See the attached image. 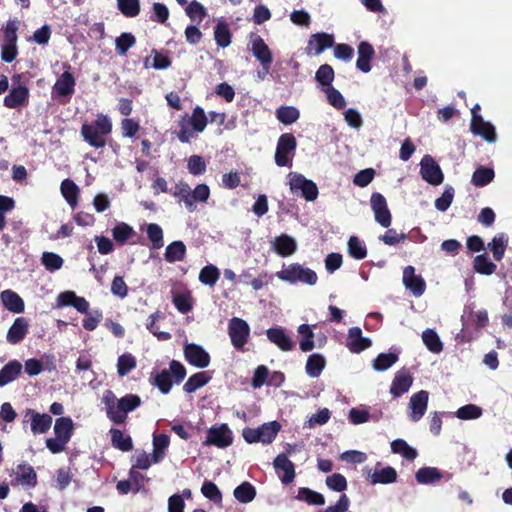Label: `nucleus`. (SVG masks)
Here are the masks:
<instances>
[{"label":"nucleus","instance_id":"nucleus-33","mask_svg":"<svg viewBox=\"0 0 512 512\" xmlns=\"http://www.w3.org/2000/svg\"><path fill=\"white\" fill-rule=\"evenodd\" d=\"M325 366L326 360L324 356L314 353L308 357L305 370L310 377L316 378L322 373Z\"/></svg>","mask_w":512,"mask_h":512},{"label":"nucleus","instance_id":"nucleus-30","mask_svg":"<svg viewBox=\"0 0 512 512\" xmlns=\"http://www.w3.org/2000/svg\"><path fill=\"white\" fill-rule=\"evenodd\" d=\"M272 246L275 252L282 257L290 256L297 250V243L295 239L287 234H282L276 237L272 242Z\"/></svg>","mask_w":512,"mask_h":512},{"label":"nucleus","instance_id":"nucleus-39","mask_svg":"<svg viewBox=\"0 0 512 512\" xmlns=\"http://www.w3.org/2000/svg\"><path fill=\"white\" fill-rule=\"evenodd\" d=\"M416 480L420 484H431L441 480V472L434 467H424L417 471Z\"/></svg>","mask_w":512,"mask_h":512},{"label":"nucleus","instance_id":"nucleus-59","mask_svg":"<svg viewBox=\"0 0 512 512\" xmlns=\"http://www.w3.org/2000/svg\"><path fill=\"white\" fill-rule=\"evenodd\" d=\"M136 42L135 37L131 33H122L116 38V51L119 55H125L127 51L134 46Z\"/></svg>","mask_w":512,"mask_h":512},{"label":"nucleus","instance_id":"nucleus-57","mask_svg":"<svg viewBox=\"0 0 512 512\" xmlns=\"http://www.w3.org/2000/svg\"><path fill=\"white\" fill-rule=\"evenodd\" d=\"M136 367V359L131 354H123L118 358L117 361V372L119 376L123 377L127 375Z\"/></svg>","mask_w":512,"mask_h":512},{"label":"nucleus","instance_id":"nucleus-52","mask_svg":"<svg viewBox=\"0 0 512 512\" xmlns=\"http://www.w3.org/2000/svg\"><path fill=\"white\" fill-rule=\"evenodd\" d=\"M348 251L351 257L361 260L367 255V249L364 243L356 236H351L348 240Z\"/></svg>","mask_w":512,"mask_h":512},{"label":"nucleus","instance_id":"nucleus-55","mask_svg":"<svg viewBox=\"0 0 512 512\" xmlns=\"http://www.w3.org/2000/svg\"><path fill=\"white\" fill-rule=\"evenodd\" d=\"M187 16L194 22L200 23L206 16V9L196 0L191 1L185 8Z\"/></svg>","mask_w":512,"mask_h":512},{"label":"nucleus","instance_id":"nucleus-12","mask_svg":"<svg viewBox=\"0 0 512 512\" xmlns=\"http://www.w3.org/2000/svg\"><path fill=\"white\" fill-rule=\"evenodd\" d=\"M370 203L376 222L381 226L388 228L391 225L392 216L384 196L380 193H373Z\"/></svg>","mask_w":512,"mask_h":512},{"label":"nucleus","instance_id":"nucleus-41","mask_svg":"<svg viewBox=\"0 0 512 512\" xmlns=\"http://www.w3.org/2000/svg\"><path fill=\"white\" fill-rule=\"evenodd\" d=\"M299 116V110L293 106H282L276 111L277 119L286 126L295 123Z\"/></svg>","mask_w":512,"mask_h":512},{"label":"nucleus","instance_id":"nucleus-61","mask_svg":"<svg viewBox=\"0 0 512 512\" xmlns=\"http://www.w3.org/2000/svg\"><path fill=\"white\" fill-rule=\"evenodd\" d=\"M325 93L328 103L336 109H342L346 105V101L343 95L333 86L323 90Z\"/></svg>","mask_w":512,"mask_h":512},{"label":"nucleus","instance_id":"nucleus-17","mask_svg":"<svg viewBox=\"0 0 512 512\" xmlns=\"http://www.w3.org/2000/svg\"><path fill=\"white\" fill-rule=\"evenodd\" d=\"M185 359L192 365L205 368L210 364L209 354L199 345L186 344L184 347Z\"/></svg>","mask_w":512,"mask_h":512},{"label":"nucleus","instance_id":"nucleus-43","mask_svg":"<svg viewBox=\"0 0 512 512\" xmlns=\"http://www.w3.org/2000/svg\"><path fill=\"white\" fill-rule=\"evenodd\" d=\"M256 496V490L249 482H243L234 490V497L241 503H249Z\"/></svg>","mask_w":512,"mask_h":512},{"label":"nucleus","instance_id":"nucleus-16","mask_svg":"<svg viewBox=\"0 0 512 512\" xmlns=\"http://www.w3.org/2000/svg\"><path fill=\"white\" fill-rule=\"evenodd\" d=\"M428 399L429 394L425 390H421L411 396L408 407L410 410L409 417L413 422L419 421L424 416L428 406Z\"/></svg>","mask_w":512,"mask_h":512},{"label":"nucleus","instance_id":"nucleus-13","mask_svg":"<svg viewBox=\"0 0 512 512\" xmlns=\"http://www.w3.org/2000/svg\"><path fill=\"white\" fill-rule=\"evenodd\" d=\"M251 52L260 62L262 68L271 67L273 56L270 48L259 35H252L250 38Z\"/></svg>","mask_w":512,"mask_h":512},{"label":"nucleus","instance_id":"nucleus-58","mask_svg":"<svg viewBox=\"0 0 512 512\" xmlns=\"http://www.w3.org/2000/svg\"><path fill=\"white\" fill-rule=\"evenodd\" d=\"M118 9L126 17H135L140 12L139 0H117Z\"/></svg>","mask_w":512,"mask_h":512},{"label":"nucleus","instance_id":"nucleus-56","mask_svg":"<svg viewBox=\"0 0 512 512\" xmlns=\"http://www.w3.org/2000/svg\"><path fill=\"white\" fill-rule=\"evenodd\" d=\"M220 272L214 265L205 266L199 274V280L201 283L213 286L219 279Z\"/></svg>","mask_w":512,"mask_h":512},{"label":"nucleus","instance_id":"nucleus-46","mask_svg":"<svg viewBox=\"0 0 512 512\" xmlns=\"http://www.w3.org/2000/svg\"><path fill=\"white\" fill-rule=\"evenodd\" d=\"M210 377L206 372H199L189 377L183 386L184 391L187 393L195 392L197 389L203 387L208 383Z\"/></svg>","mask_w":512,"mask_h":512},{"label":"nucleus","instance_id":"nucleus-20","mask_svg":"<svg viewBox=\"0 0 512 512\" xmlns=\"http://www.w3.org/2000/svg\"><path fill=\"white\" fill-rule=\"evenodd\" d=\"M57 306H72L80 313H87L89 309V302L80 296H77L73 291H65L60 293L56 299Z\"/></svg>","mask_w":512,"mask_h":512},{"label":"nucleus","instance_id":"nucleus-27","mask_svg":"<svg viewBox=\"0 0 512 512\" xmlns=\"http://www.w3.org/2000/svg\"><path fill=\"white\" fill-rule=\"evenodd\" d=\"M357 53H358V58L356 61V67L364 73L370 72L371 71L370 61L372 60V58L374 57V54H375L372 45L366 41L360 42L358 45Z\"/></svg>","mask_w":512,"mask_h":512},{"label":"nucleus","instance_id":"nucleus-6","mask_svg":"<svg viewBox=\"0 0 512 512\" xmlns=\"http://www.w3.org/2000/svg\"><path fill=\"white\" fill-rule=\"evenodd\" d=\"M288 184L293 194L302 196L307 201H314L318 196L317 185L300 173L290 172L288 174Z\"/></svg>","mask_w":512,"mask_h":512},{"label":"nucleus","instance_id":"nucleus-7","mask_svg":"<svg viewBox=\"0 0 512 512\" xmlns=\"http://www.w3.org/2000/svg\"><path fill=\"white\" fill-rule=\"evenodd\" d=\"M12 487H22L23 489H32L37 485V473L34 468L26 462H22L13 467L9 472Z\"/></svg>","mask_w":512,"mask_h":512},{"label":"nucleus","instance_id":"nucleus-37","mask_svg":"<svg viewBox=\"0 0 512 512\" xmlns=\"http://www.w3.org/2000/svg\"><path fill=\"white\" fill-rule=\"evenodd\" d=\"M186 254V246L182 241H174L169 244L165 251V260L169 263L182 261Z\"/></svg>","mask_w":512,"mask_h":512},{"label":"nucleus","instance_id":"nucleus-62","mask_svg":"<svg viewBox=\"0 0 512 512\" xmlns=\"http://www.w3.org/2000/svg\"><path fill=\"white\" fill-rule=\"evenodd\" d=\"M187 169L194 176L202 175L206 171V163L201 156L192 155L188 158Z\"/></svg>","mask_w":512,"mask_h":512},{"label":"nucleus","instance_id":"nucleus-24","mask_svg":"<svg viewBox=\"0 0 512 512\" xmlns=\"http://www.w3.org/2000/svg\"><path fill=\"white\" fill-rule=\"evenodd\" d=\"M412 383L413 377L411 374L407 370H400L394 376L390 387V393L394 397H399L409 391Z\"/></svg>","mask_w":512,"mask_h":512},{"label":"nucleus","instance_id":"nucleus-4","mask_svg":"<svg viewBox=\"0 0 512 512\" xmlns=\"http://www.w3.org/2000/svg\"><path fill=\"white\" fill-rule=\"evenodd\" d=\"M277 278L289 283L301 282L307 285L316 284L318 277L315 271L310 268L304 267L299 263H292L276 273Z\"/></svg>","mask_w":512,"mask_h":512},{"label":"nucleus","instance_id":"nucleus-8","mask_svg":"<svg viewBox=\"0 0 512 512\" xmlns=\"http://www.w3.org/2000/svg\"><path fill=\"white\" fill-rule=\"evenodd\" d=\"M64 72L57 78L52 87V97L55 99L70 98L75 91L76 81L70 72L71 66L63 63Z\"/></svg>","mask_w":512,"mask_h":512},{"label":"nucleus","instance_id":"nucleus-28","mask_svg":"<svg viewBox=\"0 0 512 512\" xmlns=\"http://www.w3.org/2000/svg\"><path fill=\"white\" fill-rule=\"evenodd\" d=\"M29 323L26 318L18 317L7 332V341L10 344L20 343L28 333Z\"/></svg>","mask_w":512,"mask_h":512},{"label":"nucleus","instance_id":"nucleus-5","mask_svg":"<svg viewBox=\"0 0 512 512\" xmlns=\"http://www.w3.org/2000/svg\"><path fill=\"white\" fill-rule=\"evenodd\" d=\"M280 428L281 425L277 421H272L264 423L258 428H245L242 431V436L248 443L270 444L277 436Z\"/></svg>","mask_w":512,"mask_h":512},{"label":"nucleus","instance_id":"nucleus-44","mask_svg":"<svg viewBox=\"0 0 512 512\" xmlns=\"http://www.w3.org/2000/svg\"><path fill=\"white\" fill-rule=\"evenodd\" d=\"M169 445V437L165 434L155 435L153 438V462L161 461L165 455V450Z\"/></svg>","mask_w":512,"mask_h":512},{"label":"nucleus","instance_id":"nucleus-47","mask_svg":"<svg viewBox=\"0 0 512 512\" xmlns=\"http://www.w3.org/2000/svg\"><path fill=\"white\" fill-rule=\"evenodd\" d=\"M110 434L112 445L115 448H118L122 451H130L132 449L133 444L130 436L124 435L122 431L118 429H111Z\"/></svg>","mask_w":512,"mask_h":512},{"label":"nucleus","instance_id":"nucleus-48","mask_svg":"<svg viewBox=\"0 0 512 512\" xmlns=\"http://www.w3.org/2000/svg\"><path fill=\"white\" fill-rule=\"evenodd\" d=\"M163 318V314L159 311L151 314L148 318L146 328L158 338V340L166 341L171 338V334L168 332L160 331L159 327L156 325V322Z\"/></svg>","mask_w":512,"mask_h":512},{"label":"nucleus","instance_id":"nucleus-32","mask_svg":"<svg viewBox=\"0 0 512 512\" xmlns=\"http://www.w3.org/2000/svg\"><path fill=\"white\" fill-rule=\"evenodd\" d=\"M508 245V237L504 233L497 234L490 243L488 249L492 252L496 261H501L504 257Z\"/></svg>","mask_w":512,"mask_h":512},{"label":"nucleus","instance_id":"nucleus-64","mask_svg":"<svg viewBox=\"0 0 512 512\" xmlns=\"http://www.w3.org/2000/svg\"><path fill=\"white\" fill-rule=\"evenodd\" d=\"M326 485L333 491L342 492L347 488V481L342 474L334 473L326 478Z\"/></svg>","mask_w":512,"mask_h":512},{"label":"nucleus","instance_id":"nucleus-22","mask_svg":"<svg viewBox=\"0 0 512 512\" xmlns=\"http://www.w3.org/2000/svg\"><path fill=\"white\" fill-rule=\"evenodd\" d=\"M274 468L281 479V481L285 484L291 483L295 477V469L293 463L287 458L284 454H279L274 462Z\"/></svg>","mask_w":512,"mask_h":512},{"label":"nucleus","instance_id":"nucleus-29","mask_svg":"<svg viewBox=\"0 0 512 512\" xmlns=\"http://www.w3.org/2000/svg\"><path fill=\"white\" fill-rule=\"evenodd\" d=\"M0 299L3 306L12 313L19 314L25 309L23 299L16 292L10 289L2 291Z\"/></svg>","mask_w":512,"mask_h":512},{"label":"nucleus","instance_id":"nucleus-19","mask_svg":"<svg viewBox=\"0 0 512 512\" xmlns=\"http://www.w3.org/2000/svg\"><path fill=\"white\" fill-rule=\"evenodd\" d=\"M403 284L416 297L421 296L426 288L425 281L421 276L415 274L413 266L405 267L403 271Z\"/></svg>","mask_w":512,"mask_h":512},{"label":"nucleus","instance_id":"nucleus-15","mask_svg":"<svg viewBox=\"0 0 512 512\" xmlns=\"http://www.w3.org/2000/svg\"><path fill=\"white\" fill-rule=\"evenodd\" d=\"M334 43V36L332 34H312L307 43L306 54L309 56L320 55L325 49L333 47Z\"/></svg>","mask_w":512,"mask_h":512},{"label":"nucleus","instance_id":"nucleus-51","mask_svg":"<svg viewBox=\"0 0 512 512\" xmlns=\"http://www.w3.org/2000/svg\"><path fill=\"white\" fill-rule=\"evenodd\" d=\"M41 263L49 272H55L62 268L64 260L53 252H44L41 256Z\"/></svg>","mask_w":512,"mask_h":512},{"label":"nucleus","instance_id":"nucleus-21","mask_svg":"<svg viewBox=\"0 0 512 512\" xmlns=\"http://www.w3.org/2000/svg\"><path fill=\"white\" fill-rule=\"evenodd\" d=\"M371 340L363 337L358 327L350 328L348 331L346 346L352 353H360L371 346Z\"/></svg>","mask_w":512,"mask_h":512},{"label":"nucleus","instance_id":"nucleus-35","mask_svg":"<svg viewBox=\"0 0 512 512\" xmlns=\"http://www.w3.org/2000/svg\"><path fill=\"white\" fill-rule=\"evenodd\" d=\"M73 431V421L69 417H60L54 425L55 436L69 442Z\"/></svg>","mask_w":512,"mask_h":512},{"label":"nucleus","instance_id":"nucleus-36","mask_svg":"<svg viewBox=\"0 0 512 512\" xmlns=\"http://www.w3.org/2000/svg\"><path fill=\"white\" fill-rule=\"evenodd\" d=\"M61 193L71 208L74 209L78 203V186L72 180L65 179L61 183Z\"/></svg>","mask_w":512,"mask_h":512},{"label":"nucleus","instance_id":"nucleus-50","mask_svg":"<svg viewBox=\"0 0 512 512\" xmlns=\"http://www.w3.org/2000/svg\"><path fill=\"white\" fill-rule=\"evenodd\" d=\"M134 233V229L124 222L118 223L112 229L113 239L121 245L124 244L129 238H131Z\"/></svg>","mask_w":512,"mask_h":512},{"label":"nucleus","instance_id":"nucleus-3","mask_svg":"<svg viewBox=\"0 0 512 512\" xmlns=\"http://www.w3.org/2000/svg\"><path fill=\"white\" fill-rule=\"evenodd\" d=\"M186 376V369L182 363L172 360L169 369L152 374V383L163 393L170 392L173 382L180 383Z\"/></svg>","mask_w":512,"mask_h":512},{"label":"nucleus","instance_id":"nucleus-2","mask_svg":"<svg viewBox=\"0 0 512 512\" xmlns=\"http://www.w3.org/2000/svg\"><path fill=\"white\" fill-rule=\"evenodd\" d=\"M174 197L183 202L189 212L196 210V203H206L210 197V188L206 184H198L191 190L189 184L179 181L171 190Z\"/></svg>","mask_w":512,"mask_h":512},{"label":"nucleus","instance_id":"nucleus-9","mask_svg":"<svg viewBox=\"0 0 512 512\" xmlns=\"http://www.w3.org/2000/svg\"><path fill=\"white\" fill-rule=\"evenodd\" d=\"M296 145V139L291 133L283 134L279 138L275 153V162L278 166H291Z\"/></svg>","mask_w":512,"mask_h":512},{"label":"nucleus","instance_id":"nucleus-31","mask_svg":"<svg viewBox=\"0 0 512 512\" xmlns=\"http://www.w3.org/2000/svg\"><path fill=\"white\" fill-rule=\"evenodd\" d=\"M22 364L17 360L8 362L0 370V387L15 380L22 371Z\"/></svg>","mask_w":512,"mask_h":512},{"label":"nucleus","instance_id":"nucleus-45","mask_svg":"<svg viewBox=\"0 0 512 512\" xmlns=\"http://www.w3.org/2000/svg\"><path fill=\"white\" fill-rule=\"evenodd\" d=\"M422 340L425 346L433 353H440L443 349V344L437 335V333L432 329H426L422 333Z\"/></svg>","mask_w":512,"mask_h":512},{"label":"nucleus","instance_id":"nucleus-38","mask_svg":"<svg viewBox=\"0 0 512 512\" xmlns=\"http://www.w3.org/2000/svg\"><path fill=\"white\" fill-rule=\"evenodd\" d=\"M298 333L300 335L299 347L303 352H309L314 349V333L311 327L307 324H302L298 327Z\"/></svg>","mask_w":512,"mask_h":512},{"label":"nucleus","instance_id":"nucleus-54","mask_svg":"<svg viewBox=\"0 0 512 512\" xmlns=\"http://www.w3.org/2000/svg\"><path fill=\"white\" fill-rule=\"evenodd\" d=\"M397 360L398 356L394 353H382L373 361L372 366L376 371H385L396 363Z\"/></svg>","mask_w":512,"mask_h":512},{"label":"nucleus","instance_id":"nucleus-60","mask_svg":"<svg viewBox=\"0 0 512 512\" xmlns=\"http://www.w3.org/2000/svg\"><path fill=\"white\" fill-rule=\"evenodd\" d=\"M202 494L208 498L209 500L213 501L216 504L221 503L222 501V493L218 489L215 483L211 481H205L201 487Z\"/></svg>","mask_w":512,"mask_h":512},{"label":"nucleus","instance_id":"nucleus-34","mask_svg":"<svg viewBox=\"0 0 512 512\" xmlns=\"http://www.w3.org/2000/svg\"><path fill=\"white\" fill-rule=\"evenodd\" d=\"M334 70L329 64L321 65L315 73V79L321 91L332 86L334 80Z\"/></svg>","mask_w":512,"mask_h":512},{"label":"nucleus","instance_id":"nucleus-18","mask_svg":"<svg viewBox=\"0 0 512 512\" xmlns=\"http://www.w3.org/2000/svg\"><path fill=\"white\" fill-rule=\"evenodd\" d=\"M379 466L377 464L374 469H367V480L371 484H390L397 480V472L393 467L380 468Z\"/></svg>","mask_w":512,"mask_h":512},{"label":"nucleus","instance_id":"nucleus-10","mask_svg":"<svg viewBox=\"0 0 512 512\" xmlns=\"http://www.w3.org/2000/svg\"><path fill=\"white\" fill-rule=\"evenodd\" d=\"M228 334L232 345L236 349L242 350L244 345L248 342L250 327L245 320L233 317L228 324Z\"/></svg>","mask_w":512,"mask_h":512},{"label":"nucleus","instance_id":"nucleus-49","mask_svg":"<svg viewBox=\"0 0 512 512\" xmlns=\"http://www.w3.org/2000/svg\"><path fill=\"white\" fill-rule=\"evenodd\" d=\"M391 450L393 453L401 454L407 460H414L417 457V451L402 439L394 440L391 443Z\"/></svg>","mask_w":512,"mask_h":512},{"label":"nucleus","instance_id":"nucleus-11","mask_svg":"<svg viewBox=\"0 0 512 512\" xmlns=\"http://www.w3.org/2000/svg\"><path fill=\"white\" fill-rule=\"evenodd\" d=\"M233 442V433L227 424L213 425L207 433L206 440L203 442L206 446H216L226 448Z\"/></svg>","mask_w":512,"mask_h":512},{"label":"nucleus","instance_id":"nucleus-63","mask_svg":"<svg viewBox=\"0 0 512 512\" xmlns=\"http://www.w3.org/2000/svg\"><path fill=\"white\" fill-rule=\"evenodd\" d=\"M147 236L154 248L159 249L163 246V231L158 224L151 223L147 226Z\"/></svg>","mask_w":512,"mask_h":512},{"label":"nucleus","instance_id":"nucleus-26","mask_svg":"<svg viewBox=\"0 0 512 512\" xmlns=\"http://www.w3.org/2000/svg\"><path fill=\"white\" fill-rule=\"evenodd\" d=\"M266 335L282 351H291L295 346L292 338L282 328H270Z\"/></svg>","mask_w":512,"mask_h":512},{"label":"nucleus","instance_id":"nucleus-42","mask_svg":"<svg viewBox=\"0 0 512 512\" xmlns=\"http://www.w3.org/2000/svg\"><path fill=\"white\" fill-rule=\"evenodd\" d=\"M214 39L218 46L225 48L231 43V33L227 23L219 21L214 28Z\"/></svg>","mask_w":512,"mask_h":512},{"label":"nucleus","instance_id":"nucleus-14","mask_svg":"<svg viewBox=\"0 0 512 512\" xmlns=\"http://www.w3.org/2000/svg\"><path fill=\"white\" fill-rule=\"evenodd\" d=\"M420 165V172L425 181L432 185H440L443 182L444 176L441 168L431 156H424Z\"/></svg>","mask_w":512,"mask_h":512},{"label":"nucleus","instance_id":"nucleus-23","mask_svg":"<svg viewBox=\"0 0 512 512\" xmlns=\"http://www.w3.org/2000/svg\"><path fill=\"white\" fill-rule=\"evenodd\" d=\"M25 417H29L31 422V431L34 434L46 433L52 425V417L48 414H40L32 409L26 411Z\"/></svg>","mask_w":512,"mask_h":512},{"label":"nucleus","instance_id":"nucleus-53","mask_svg":"<svg viewBox=\"0 0 512 512\" xmlns=\"http://www.w3.org/2000/svg\"><path fill=\"white\" fill-rule=\"evenodd\" d=\"M297 498L312 505H324L325 499L322 494L309 488H301L298 491Z\"/></svg>","mask_w":512,"mask_h":512},{"label":"nucleus","instance_id":"nucleus-1","mask_svg":"<svg viewBox=\"0 0 512 512\" xmlns=\"http://www.w3.org/2000/svg\"><path fill=\"white\" fill-rule=\"evenodd\" d=\"M102 401L106 406L108 418L116 424L123 423L127 413L135 410L141 404V399L137 395L128 394L120 399H116L111 390L104 392Z\"/></svg>","mask_w":512,"mask_h":512},{"label":"nucleus","instance_id":"nucleus-40","mask_svg":"<svg viewBox=\"0 0 512 512\" xmlns=\"http://www.w3.org/2000/svg\"><path fill=\"white\" fill-rule=\"evenodd\" d=\"M110 130H81L85 141L91 146L99 148L105 145L106 136Z\"/></svg>","mask_w":512,"mask_h":512},{"label":"nucleus","instance_id":"nucleus-25","mask_svg":"<svg viewBox=\"0 0 512 512\" xmlns=\"http://www.w3.org/2000/svg\"><path fill=\"white\" fill-rule=\"evenodd\" d=\"M29 90L23 84L13 85L11 91L4 99V104L8 108H18L23 106L28 100Z\"/></svg>","mask_w":512,"mask_h":512}]
</instances>
